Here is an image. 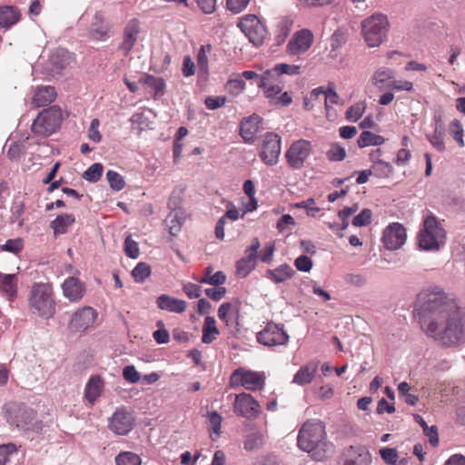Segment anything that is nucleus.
I'll list each match as a JSON object with an SVG mask.
<instances>
[{
    "instance_id": "obj_46",
    "label": "nucleus",
    "mask_w": 465,
    "mask_h": 465,
    "mask_svg": "<svg viewBox=\"0 0 465 465\" xmlns=\"http://www.w3.org/2000/svg\"><path fill=\"white\" fill-rule=\"evenodd\" d=\"M270 71H272V74L277 76L282 74L298 75L301 73V67L296 64H278Z\"/></svg>"
},
{
    "instance_id": "obj_57",
    "label": "nucleus",
    "mask_w": 465,
    "mask_h": 465,
    "mask_svg": "<svg viewBox=\"0 0 465 465\" xmlns=\"http://www.w3.org/2000/svg\"><path fill=\"white\" fill-rule=\"evenodd\" d=\"M124 252L132 259H136L140 254L138 243L130 235L124 241Z\"/></svg>"
},
{
    "instance_id": "obj_61",
    "label": "nucleus",
    "mask_w": 465,
    "mask_h": 465,
    "mask_svg": "<svg viewBox=\"0 0 465 465\" xmlns=\"http://www.w3.org/2000/svg\"><path fill=\"white\" fill-rule=\"evenodd\" d=\"M123 377L125 381H129L130 383H137L141 379L140 373L133 365H127L124 368Z\"/></svg>"
},
{
    "instance_id": "obj_20",
    "label": "nucleus",
    "mask_w": 465,
    "mask_h": 465,
    "mask_svg": "<svg viewBox=\"0 0 465 465\" xmlns=\"http://www.w3.org/2000/svg\"><path fill=\"white\" fill-rule=\"evenodd\" d=\"M371 457L365 446H351L346 450L344 465H370Z\"/></svg>"
},
{
    "instance_id": "obj_54",
    "label": "nucleus",
    "mask_w": 465,
    "mask_h": 465,
    "mask_svg": "<svg viewBox=\"0 0 465 465\" xmlns=\"http://www.w3.org/2000/svg\"><path fill=\"white\" fill-rule=\"evenodd\" d=\"M327 156L328 159L332 162L342 161L346 156V151L338 143H334L328 150Z\"/></svg>"
},
{
    "instance_id": "obj_22",
    "label": "nucleus",
    "mask_w": 465,
    "mask_h": 465,
    "mask_svg": "<svg viewBox=\"0 0 465 465\" xmlns=\"http://www.w3.org/2000/svg\"><path fill=\"white\" fill-rule=\"evenodd\" d=\"M140 24L137 19L130 20L124 30V40L120 45V49L124 51L127 54L134 47L137 41V37L140 32Z\"/></svg>"
},
{
    "instance_id": "obj_27",
    "label": "nucleus",
    "mask_w": 465,
    "mask_h": 465,
    "mask_svg": "<svg viewBox=\"0 0 465 465\" xmlns=\"http://www.w3.org/2000/svg\"><path fill=\"white\" fill-rule=\"evenodd\" d=\"M318 370V361H311L302 366L293 377L292 383L306 385L312 381Z\"/></svg>"
},
{
    "instance_id": "obj_34",
    "label": "nucleus",
    "mask_w": 465,
    "mask_h": 465,
    "mask_svg": "<svg viewBox=\"0 0 465 465\" xmlns=\"http://www.w3.org/2000/svg\"><path fill=\"white\" fill-rule=\"evenodd\" d=\"M68 63V53L64 49L53 51L49 56L50 72L53 74H60Z\"/></svg>"
},
{
    "instance_id": "obj_55",
    "label": "nucleus",
    "mask_w": 465,
    "mask_h": 465,
    "mask_svg": "<svg viewBox=\"0 0 465 465\" xmlns=\"http://www.w3.org/2000/svg\"><path fill=\"white\" fill-rule=\"evenodd\" d=\"M371 211L370 209L365 208L353 218L352 224L356 227L366 226L371 223Z\"/></svg>"
},
{
    "instance_id": "obj_7",
    "label": "nucleus",
    "mask_w": 465,
    "mask_h": 465,
    "mask_svg": "<svg viewBox=\"0 0 465 465\" xmlns=\"http://www.w3.org/2000/svg\"><path fill=\"white\" fill-rule=\"evenodd\" d=\"M231 386H242L249 391H262L265 385L262 372L238 368L233 371L230 379Z\"/></svg>"
},
{
    "instance_id": "obj_58",
    "label": "nucleus",
    "mask_w": 465,
    "mask_h": 465,
    "mask_svg": "<svg viewBox=\"0 0 465 465\" xmlns=\"http://www.w3.org/2000/svg\"><path fill=\"white\" fill-rule=\"evenodd\" d=\"M24 245L23 241L20 238L9 239L7 240L2 246L1 249L5 252H9L12 253H18L22 251Z\"/></svg>"
},
{
    "instance_id": "obj_39",
    "label": "nucleus",
    "mask_w": 465,
    "mask_h": 465,
    "mask_svg": "<svg viewBox=\"0 0 465 465\" xmlns=\"http://www.w3.org/2000/svg\"><path fill=\"white\" fill-rule=\"evenodd\" d=\"M212 272L213 268L211 266L206 267L204 276L198 279V282L201 283H207L214 286H219L225 282L226 276L223 272L219 271L216 272L214 274H213Z\"/></svg>"
},
{
    "instance_id": "obj_19",
    "label": "nucleus",
    "mask_w": 465,
    "mask_h": 465,
    "mask_svg": "<svg viewBox=\"0 0 465 465\" xmlns=\"http://www.w3.org/2000/svg\"><path fill=\"white\" fill-rule=\"evenodd\" d=\"M313 43V35L310 30L302 29L294 34L287 45L291 54H300L306 52Z\"/></svg>"
},
{
    "instance_id": "obj_24",
    "label": "nucleus",
    "mask_w": 465,
    "mask_h": 465,
    "mask_svg": "<svg viewBox=\"0 0 465 465\" xmlns=\"http://www.w3.org/2000/svg\"><path fill=\"white\" fill-rule=\"evenodd\" d=\"M18 278L16 274L0 272V292L8 301H14L17 296Z\"/></svg>"
},
{
    "instance_id": "obj_52",
    "label": "nucleus",
    "mask_w": 465,
    "mask_h": 465,
    "mask_svg": "<svg viewBox=\"0 0 465 465\" xmlns=\"http://www.w3.org/2000/svg\"><path fill=\"white\" fill-rule=\"evenodd\" d=\"M244 87L245 82L240 77L229 79L225 85L226 91L232 96L240 94Z\"/></svg>"
},
{
    "instance_id": "obj_29",
    "label": "nucleus",
    "mask_w": 465,
    "mask_h": 465,
    "mask_svg": "<svg viewBox=\"0 0 465 465\" xmlns=\"http://www.w3.org/2000/svg\"><path fill=\"white\" fill-rule=\"evenodd\" d=\"M108 30L109 26L104 23L103 14L95 13L91 24L90 36L97 41L105 40L108 37Z\"/></svg>"
},
{
    "instance_id": "obj_48",
    "label": "nucleus",
    "mask_w": 465,
    "mask_h": 465,
    "mask_svg": "<svg viewBox=\"0 0 465 465\" xmlns=\"http://www.w3.org/2000/svg\"><path fill=\"white\" fill-rule=\"evenodd\" d=\"M151 274V267L146 262H139L132 271V275L136 282H143Z\"/></svg>"
},
{
    "instance_id": "obj_10",
    "label": "nucleus",
    "mask_w": 465,
    "mask_h": 465,
    "mask_svg": "<svg viewBox=\"0 0 465 465\" xmlns=\"http://www.w3.org/2000/svg\"><path fill=\"white\" fill-rule=\"evenodd\" d=\"M281 153V137L274 133H267L264 136L259 156L270 166L275 165Z\"/></svg>"
},
{
    "instance_id": "obj_64",
    "label": "nucleus",
    "mask_w": 465,
    "mask_h": 465,
    "mask_svg": "<svg viewBox=\"0 0 465 465\" xmlns=\"http://www.w3.org/2000/svg\"><path fill=\"white\" fill-rule=\"evenodd\" d=\"M452 257L455 262L465 263V238L453 247Z\"/></svg>"
},
{
    "instance_id": "obj_4",
    "label": "nucleus",
    "mask_w": 465,
    "mask_h": 465,
    "mask_svg": "<svg viewBox=\"0 0 465 465\" xmlns=\"http://www.w3.org/2000/svg\"><path fill=\"white\" fill-rule=\"evenodd\" d=\"M415 317L422 331L430 337H436V292L426 290L418 295Z\"/></svg>"
},
{
    "instance_id": "obj_18",
    "label": "nucleus",
    "mask_w": 465,
    "mask_h": 465,
    "mask_svg": "<svg viewBox=\"0 0 465 465\" xmlns=\"http://www.w3.org/2000/svg\"><path fill=\"white\" fill-rule=\"evenodd\" d=\"M134 426V417L133 415L124 411V410H117L109 421V428L112 431L118 435H125Z\"/></svg>"
},
{
    "instance_id": "obj_56",
    "label": "nucleus",
    "mask_w": 465,
    "mask_h": 465,
    "mask_svg": "<svg viewBox=\"0 0 465 465\" xmlns=\"http://www.w3.org/2000/svg\"><path fill=\"white\" fill-rule=\"evenodd\" d=\"M16 451L17 448L14 443L0 445V465H6L10 455L15 453Z\"/></svg>"
},
{
    "instance_id": "obj_17",
    "label": "nucleus",
    "mask_w": 465,
    "mask_h": 465,
    "mask_svg": "<svg viewBox=\"0 0 465 465\" xmlns=\"http://www.w3.org/2000/svg\"><path fill=\"white\" fill-rule=\"evenodd\" d=\"M63 295L71 302H80L85 294V284L76 277H67L61 285Z\"/></svg>"
},
{
    "instance_id": "obj_50",
    "label": "nucleus",
    "mask_w": 465,
    "mask_h": 465,
    "mask_svg": "<svg viewBox=\"0 0 465 465\" xmlns=\"http://www.w3.org/2000/svg\"><path fill=\"white\" fill-rule=\"evenodd\" d=\"M463 127L459 120H453L449 125V133L460 147L464 146Z\"/></svg>"
},
{
    "instance_id": "obj_42",
    "label": "nucleus",
    "mask_w": 465,
    "mask_h": 465,
    "mask_svg": "<svg viewBox=\"0 0 465 465\" xmlns=\"http://www.w3.org/2000/svg\"><path fill=\"white\" fill-rule=\"evenodd\" d=\"M212 45H203L200 47L197 54V65L199 69V73L202 74H208V57L207 53L211 52Z\"/></svg>"
},
{
    "instance_id": "obj_9",
    "label": "nucleus",
    "mask_w": 465,
    "mask_h": 465,
    "mask_svg": "<svg viewBox=\"0 0 465 465\" xmlns=\"http://www.w3.org/2000/svg\"><path fill=\"white\" fill-rule=\"evenodd\" d=\"M257 341L269 347L285 345L289 341V335L282 325L269 322L263 330L257 333Z\"/></svg>"
},
{
    "instance_id": "obj_15",
    "label": "nucleus",
    "mask_w": 465,
    "mask_h": 465,
    "mask_svg": "<svg viewBox=\"0 0 465 465\" xmlns=\"http://www.w3.org/2000/svg\"><path fill=\"white\" fill-rule=\"evenodd\" d=\"M407 234L404 226L399 223L388 225L382 233L384 247L390 251L398 250L406 242Z\"/></svg>"
},
{
    "instance_id": "obj_53",
    "label": "nucleus",
    "mask_w": 465,
    "mask_h": 465,
    "mask_svg": "<svg viewBox=\"0 0 465 465\" xmlns=\"http://www.w3.org/2000/svg\"><path fill=\"white\" fill-rule=\"evenodd\" d=\"M158 330L153 331V337L158 344H165L170 341V335L167 330L164 329L163 322L158 321L156 323Z\"/></svg>"
},
{
    "instance_id": "obj_21",
    "label": "nucleus",
    "mask_w": 465,
    "mask_h": 465,
    "mask_svg": "<svg viewBox=\"0 0 465 465\" xmlns=\"http://www.w3.org/2000/svg\"><path fill=\"white\" fill-rule=\"evenodd\" d=\"M261 117L258 114H252L243 118L240 124V135L247 143H252L256 134L259 132Z\"/></svg>"
},
{
    "instance_id": "obj_28",
    "label": "nucleus",
    "mask_w": 465,
    "mask_h": 465,
    "mask_svg": "<svg viewBox=\"0 0 465 465\" xmlns=\"http://www.w3.org/2000/svg\"><path fill=\"white\" fill-rule=\"evenodd\" d=\"M185 221V215L183 210L174 208L170 212L164 220L165 226L168 228L170 234L177 235Z\"/></svg>"
},
{
    "instance_id": "obj_30",
    "label": "nucleus",
    "mask_w": 465,
    "mask_h": 465,
    "mask_svg": "<svg viewBox=\"0 0 465 465\" xmlns=\"http://www.w3.org/2000/svg\"><path fill=\"white\" fill-rule=\"evenodd\" d=\"M103 388L104 381L102 378L100 376H92L85 385L84 395L86 400L93 404L101 395Z\"/></svg>"
},
{
    "instance_id": "obj_62",
    "label": "nucleus",
    "mask_w": 465,
    "mask_h": 465,
    "mask_svg": "<svg viewBox=\"0 0 465 465\" xmlns=\"http://www.w3.org/2000/svg\"><path fill=\"white\" fill-rule=\"evenodd\" d=\"M381 457L383 460L390 464L394 465L397 462L398 453L396 449L393 448H382L380 450Z\"/></svg>"
},
{
    "instance_id": "obj_33",
    "label": "nucleus",
    "mask_w": 465,
    "mask_h": 465,
    "mask_svg": "<svg viewBox=\"0 0 465 465\" xmlns=\"http://www.w3.org/2000/svg\"><path fill=\"white\" fill-rule=\"evenodd\" d=\"M20 19L18 10L11 5L0 6V28H9Z\"/></svg>"
},
{
    "instance_id": "obj_44",
    "label": "nucleus",
    "mask_w": 465,
    "mask_h": 465,
    "mask_svg": "<svg viewBox=\"0 0 465 465\" xmlns=\"http://www.w3.org/2000/svg\"><path fill=\"white\" fill-rule=\"evenodd\" d=\"M264 437L262 433L256 431L250 433L244 440V449L246 450H253L263 446Z\"/></svg>"
},
{
    "instance_id": "obj_13",
    "label": "nucleus",
    "mask_w": 465,
    "mask_h": 465,
    "mask_svg": "<svg viewBox=\"0 0 465 465\" xmlns=\"http://www.w3.org/2000/svg\"><path fill=\"white\" fill-rule=\"evenodd\" d=\"M417 239L420 249L424 251L436 249V217L433 213H430L424 218L423 227Z\"/></svg>"
},
{
    "instance_id": "obj_5",
    "label": "nucleus",
    "mask_w": 465,
    "mask_h": 465,
    "mask_svg": "<svg viewBox=\"0 0 465 465\" xmlns=\"http://www.w3.org/2000/svg\"><path fill=\"white\" fill-rule=\"evenodd\" d=\"M388 27V19L383 15L377 14L364 19L361 23V32L368 46H379L385 38Z\"/></svg>"
},
{
    "instance_id": "obj_38",
    "label": "nucleus",
    "mask_w": 465,
    "mask_h": 465,
    "mask_svg": "<svg viewBox=\"0 0 465 465\" xmlns=\"http://www.w3.org/2000/svg\"><path fill=\"white\" fill-rule=\"evenodd\" d=\"M140 82L152 88L154 95H161L163 94L165 82L163 78L144 74L140 78Z\"/></svg>"
},
{
    "instance_id": "obj_43",
    "label": "nucleus",
    "mask_w": 465,
    "mask_h": 465,
    "mask_svg": "<svg viewBox=\"0 0 465 465\" xmlns=\"http://www.w3.org/2000/svg\"><path fill=\"white\" fill-rule=\"evenodd\" d=\"M115 463L116 465H141L142 460L139 455L131 451H124L115 457Z\"/></svg>"
},
{
    "instance_id": "obj_60",
    "label": "nucleus",
    "mask_w": 465,
    "mask_h": 465,
    "mask_svg": "<svg viewBox=\"0 0 465 465\" xmlns=\"http://www.w3.org/2000/svg\"><path fill=\"white\" fill-rule=\"evenodd\" d=\"M294 265L298 271L309 272L312 268V261L306 255H301L294 261Z\"/></svg>"
},
{
    "instance_id": "obj_41",
    "label": "nucleus",
    "mask_w": 465,
    "mask_h": 465,
    "mask_svg": "<svg viewBox=\"0 0 465 465\" xmlns=\"http://www.w3.org/2000/svg\"><path fill=\"white\" fill-rule=\"evenodd\" d=\"M255 261L242 257L236 263V274L240 278H245L250 274L252 271L255 269Z\"/></svg>"
},
{
    "instance_id": "obj_3",
    "label": "nucleus",
    "mask_w": 465,
    "mask_h": 465,
    "mask_svg": "<svg viewBox=\"0 0 465 465\" xmlns=\"http://www.w3.org/2000/svg\"><path fill=\"white\" fill-rule=\"evenodd\" d=\"M29 310L43 319H50L55 313L56 302L52 284L35 282L28 295Z\"/></svg>"
},
{
    "instance_id": "obj_8",
    "label": "nucleus",
    "mask_w": 465,
    "mask_h": 465,
    "mask_svg": "<svg viewBox=\"0 0 465 465\" xmlns=\"http://www.w3.org/2000/svg\"><path fill=\"white\" fill-rule=\"evenodd\" d=\"M238 26L253 45H262L267 29L255 15H244L238 23Z\"/></svg>"
},
{
    "instance_id": "obj_23",
    "label": "nucleus",
    "mask_w": 465,
    "mask_h": 465,
    "mask_svg": "<svg viewBox=\"0 0 465 465\" xmlns=\"http://www.w3.org/2000/svg\"><path fill=\"white\" fill-rule=\"evenodd\" d=\"M273 77L272 71L267 70L259 77V82L257 83L258 87L263 90L265 96L270 98L272 102L277 98L282 90V86L274 84Z\"/></svg>"
},
{
    "instance_id": "obj_49",
    "label": "nucleus",
    "mask_w": 465,
    "mask_h": 465,
    "mask_svg": "<svg viewBox=\"0 0 465 465\" xmlns=\"http://www.w3.org/2000/svg\"><path fill=\"white\" fill-rule=\"evenodd\" d=\"M103 164L99 163H93L84 173L83 178L90 183L97 182L103 173Z\"/></svg>"
},
{
    "instance_id": "obj_35",
    "label": "nucleus",
    "mask_w": 465,
    "mask_h": 465,
    "mask_svg": "<svg viewBox=\"0 0 465 465\" xmlns=\"http://www.w3.org/2000/svg\"><path fill=\"white\" fill-rule=\"evenodd\" d=\"M218 334L219 331L216 327L215 319L212 316H207L203 326L202 341L205 344H209L216 339Z\"/></svg>"
},
{
    "instance_id": "obj_14",
    "label": "nucleus",
    "mask_w": 465,
    "mask_h": 465,
    "mask_svg": "<svg viewBox=\"0 0 465 465\" xmlns=\"http://www.w3.org/2000/svg\"><path fill=\"white\" fill-rule=\"evenodd\" d=\"M5 418L10 425L26 430H30L29 424L33 420V411L24 405L12 404L6 407Z\"/></svg>"
},
{
    "instance_id": "obj_51",
    "label": "nucleus",
    "mask_w": 465,
    "mask_h": 465,
    "mask_svg": "<svg viewBox=\"0 0 465 465\" xmlns=\"http://www.w3.org/2000/svg\"><path fill=\"white\" fill-rule=\"evenodd\" d=\"M106 178L110 184V187L114 191H121L125 186V182H124V177L115 171L109 170L106 173Z\"/></svg>"
},
{
    "instance_id": "obj_1",
    "label": "nucleus",
    "mask_w": 465,
    "mask_h": 465,
    "mask_svg": "<svg viewBox=\"0 0 465 465\" xmlns=\"http://www.w3.org/2000/svg\"><path fill=\"white\" fill-rule=\"evenodd\" d=\"M465 312L452 294L438 290V343L456 346L463 338Z\"/></svg>"
},
{
    "instance_id": "obj_2",
    "label": "nucleus",
    "mask_w": 465,
    "mask_h": 465,
    "mask_svg": "<svg viewBox=\"0 0 465 465\" xmlns=\"http://www.w3.org/2000/svg\"><path fill=\"white\" fill-rule=\"evenodd\" d=\"M297 444L315 460H322L333 451V445L326 440L325 426L318 420L303 423L299 430Z\"/></svg>"
},
{
    "instance_id": "obj_59",
    "label": "nucleus",
    "mask_w": 465,
    "mask_h": 465,
    "mask_svg": "<svg viewBox=\"0 0 465 465\" xmlns=\"http://www.w3.org/2000/svg\"><path fill=\"white\" fill-rule=\"evenodd\" d=\"M346 34L341 30H336L331 37V50L341 48L346 43Z\"/></svg>"
},
{
    "instance_id": "obj_16",
    "label": "nucleus",
    "mask_w": 465,
    "mask_h": 465,
    "mask_svg": "<svg viewBox=\"0 0 465 465\" xmlns=\"http://www.w3.org/2000/svg\"><path fill=\"white\" fill-rule=\"evenodd\" d=\"M96 317L97 312L94 308L84 306L72 315L69 328L74 331H84L94 322Z\"/></svg>"
},
{
    "instance_id": "obj_31",
    "label": "nucleus",
    "mask_w": 465,
    "mask_h": 465,
    "mask_svg": "<svg viewBox=\"0 0 465 465\" xmlns=\"http://www.w3.org/2000/svg\"><path fill=\"white\" fill-rule=\"evenodd\" d=\"M394 78V73L391 69L387 67H381L375 71L371 77V83L378 89L389 88L390 84Z\"/></svg>"
},
{
    "instance_id": "obj_32",
    "label": "nucleus",
    "mask_w": 465,
    "mask_h": 465,
    "mask_svg": "<svg viewBox=\"0 0 465 465\" xmlns=\"http://www.w3.org/2000/svg\"><path fill=\"white\" fill-rule=\"evenodd\" d=\"M294 274V270L286 263L281 264L275 269H269L266 271L267 277L275 283L283 282L286 280L292 278Z\"/></svg>"
},
{
    "instance_id": "obj_45",
    "label": "nucleus",
    "mask_w": 465,
    "mask_h": 465,
    "mask_svg": "<svg viewBox=\"0 0 465 465\" xmlns=\"http://www.w3.org/2000/svg\"><path fill=\"white\" fill-rule=\"evenodd\" d=\"M367 104L366 102H359L348 108L346 111V118L350 122H357L364 114Z\"/></svg>"
},
{
    "instance_id": "obj_25",
    "label": "nucleus",
    "mask_w": 465,
    "mask_h": 465,
    "mask_svg": "<svg viewBox=\"0 0 465 465\" xmlns=\"http://www.w3.org/2000/svg\"><path fill=\"white\" fill-rule=\"evenodd\" d=\"M156 304L159 309L170 312L182 313L186 310V302L177 298L171 297L167 294H161Z\"/></svg>"
},
{
    "instance_id": "obj_47",
    "label": "nucleus",
    "mask_w": 465,
    "mask_h": 465,
    "mask_svg": "<svg viewBox=\"0 0 465 465\" xmlns=\"http://www.w3.org/2000/svg\"><path fill=\"white\" fill-rule=\"evenodd\" d=\"M413 419L418 422L423 429V432L429 438L430 443L436 446V425L429 427L423 418L419 414H413Z\"/></svg>"
},
{
    "instance_id": "obj_11",
    "label": "nucleus",
    "mask_w": 465,
    "mask_h": 465,
    "mask_svg": "<svg viewBox=\"0 0 465 465\" xmlns=\"http://www.w3.org/2000/svg\"><path fill=\"white\" fill-rule=\"evenodd\" d=\"M312 151L311 143L304 139H300L292 143L286 152V159L288 164L292 169H301L305 160L308 158Z\"/></svg>"
},
{
    "instance_id": "obj_6",
    "label": "nucleus",
    "mask_w": 465,
    "mask_h": 465,
    "mask_svg": "<svg viewBox=\"0 0 465 465\" xmlns=\"http://www.w3.org/2000/svg\"><path fill=\"white\" fill-rule=\"evenodd\" d=\"M62 111L58 106H51L39 113L34 120L31 130L35 134L49 136L54 133L62 123Z\"/></svg>"
},
{
    "instance_id": "obj_12",
    "label": "nucleus",
    "mask_w": 465,
    "mask_h": 465,
    "mask_svg": "<svg viewBox=\"0 0 465 465\" xmlns=\"http://www.w3.org/2000/svg\"><path fill=\"white\" fill-rule=\"evenodd\" d=\"M233 411L238 416L253 419L260 415L261 406L251 394L242 392L236 395Z\"/></svg>"
},
{
    "instance_id": "obj_36",
    "label": "nucleus",
    "mask_w": 465,
    "mask_h": 465,
    "mask_svg": "<svg viewBox=\"0 0 465 465\" xmlns=\"http://www.w3.org/2000/svg\"><path fill=\"white\" fill-rule=\"evenodd\" d=\"M371 159L372 161L371 170L376 177L387 178L393 173V167L390 163L376 159L374 153L371 154Z\"/></svg>"
},
{
    "instance_id": "obj_63",
    "label": "nucleus",
    "mask_w": 465,
    "mask_h": 465,
    "mask_svg": "<svg viewBox=\"0 0 465 465\" xmlns=\"http://www.w3.org/2000/svg\"><path fill=\"white\" fill-rule=\"evenodd\" d=\"M24 153L25 146L18 143H11L7 151V155L12 161H19Z\"/></svg>"
},
{
    "instance_id": "obj_40",
    "label": "nucleus",
    "mask_w": 465,
    "mask_h": 465,
    "mask_svg": "<svg viewBox=\"0 0 465 465\" xmlns=\"http://www.w3.org/2000/svg\"><path fill=\"white\" fill-rule=\"evenodd\" d=\"M385 142V139L379 134H375L370 131H363L358 138V145L363 148L369 145H381Z\"/></svg>"
},
{
    "instance_id": "obj_37",
    "label": "nucleus",
    "mask_w": 465,
    "mask_h": 465,
    "mask_svg": "<svg viewBox=\"0 0 465 465\" xmlns=\"http://www.w3.org/2000/svg\"><path fill=\"white\" fill-rule=\"evenodd\" d=\"M74 221L75 219L73 214H61L51 222V228L54 230V234H63Z\"/></svg>"
},
{
    "instance_id": "obj_26",
    "label": "nucleus",
    "mask_w": 465,
    "mask_h": 465,
    "mask_svg": "<svg viewBox=\"0 0 465 465\" xmlns=\"http://www.w3.org/2000/svg\"><path fill=\"white\" fill-rule=\"evenodd\" d=\"M56 97L54 87L50 85L38 86L32 99V104L35 107H44L50 104Z\"/></svg>"
}]
</instances>
